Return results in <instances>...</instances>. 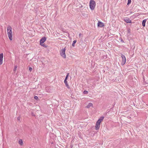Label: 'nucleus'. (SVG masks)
<instances>
[{
	"mask_svg": "<svg viewBox=\"0 0 148 148\" xmlns=\"http://www.w3.org/2000/svg\"><path fill=\"white\" fill-rule=\"evenodd\" d=\"M34 98L36 100H37V99H38V97L37 96H35L34 97Z\"/></svg>",
	"mask_w": 148,
	"mask_h": 148,
	"instance_id": "6ab92c4d",
	"label": "nucleus"
},
{
	"mask_svg": "<svg viewBox=\"0 0 148 148\" xmlns=\"http://www.w3.org/2000/svg\"><path fill=\"white\" fill-rule=\"evenodd\" d=\"M17 119L18 120V121H19L20 120V117H18L17 118Z\"/></svg>",
	"mask_w": 148,
	"mask_h": 148,
	"instance_id": "b1692460",
	"label": "nucleus"
},
{
	"mask_svg": "<svg viewBox=\"0 0 148 148\" xmlns=\"http://www.w3.org/2000/svg\"><path fill=\"white\" fill-rule=\"evenodd\" d=\"M92 105H93V104L91 103H89L88 105L86 106V107L87 108H89L90 106H92Z\"/></svg>",
	"mask_w": 148,
	"mask_h": 148,
	"instance_id": "9b49d317",
	"label": "nucleus"
},
{
	"mask_svg": "<svg viewBox=\"0 0 148 148\" xmlns=\"http://www.w3.org/2000/svg\"><path fill=\"white\" fill-rule=\"evenodd\" d=\"M88 93V92L86 90H85L83 92V93L84 94H87Z\"/></svg>",
	"mask_w": 148,
	"mask_h": 148,
	"instance_id": "dca6fc26",
	"label": "nucleus"
},
{
	"mask_svg": "<svg viewBox=\"0 0 148 148\" xmlns=\"http://www.w3.org/2000/svg\"><path fill=\"white\" fill-rule=\"evenodd\" d=\"M130 32V31H129V30H128V33H129Z\"/></svg>",
	"mask_w": 148,
	"mask_h": 148,
	"instance_id": "cd10ccee",
	"label": "nucleus"
},
{
	"mask_svg": "<svg viewBox=\"0 0 148 148\" xmlns=\"http://www.w3.org/2000/svg\"><path fill=\"white\" fill-rule=\"evenodd\" d=\"M69 74V73H68L67 74V75H66V76L65 77L64 80H67V79L68 77Z\"/></svg>",
	"mask_w": 148,
	"mask_h": 148,
	"instance_id": "2eb2a0df",
	"label": "nucleus"
},
{
	"mask_svg": "<svg viewBox=\"0 0 148 148\" xmlns=\"http://www.w3.org/2000/svg\"><path fill=\"white\" fill-rule=\"evenodd\" d=\"M64 82L65 84L66 85L67 84H68L67 83V80H64Z\"/></svg>",
	"mask_w": 148,
	"mask_h": 148,
	"instance_id": "a211bd4d",
	"label": "nucleus"
},
{
	"mask_svg": "<svg viewBox=\"0 0 148 148\" xmlns=\"http://www.w3.org/2000/svg\"><path fill=\"white\" fill-rule=\"evenodd\" d=\"M101 122L98 121L97 122L95 125V129L96 130H98L99 128Z\"/></svg>",
	"mask_w": 148,
	"mask_h": 148,
	"instance_id": "423d86ee",
	"label": "nucleus"
},
{
	"mask_svg": "<svg viewBox=\"0 0 148 148\" xmlns=\"http://www.w3.org/2000/svg\"><path fill=\"white\" fill-rule=\"evenodd\" d=\"M32 70V67H29V70L30 71H31Z\"/></svg>",
	"mask_w": 148,
	"mask_h": 148,
	"instance_id": "4be33fe9",
	"label": "nucleus"
},
{
	"mask_svg": "<svg viewBox=\"0 0 148 148\" xmlns=\"http://www.w3.org/2000/svg\"><path fill=\"white\" fill-rule=\"evenodd\" d=\"M103 119H104V117L101 116L98 120V121H99L101 122L103 120Z\"/></svg>",
	"mask_w": 148,
	"mask_h": 148,
	"instance_id": "f8f14e48",
	"label": "nucleus"
},
{
	"mask_svg": "<svg viewBox=\"0 0 148 148\" xmlns=\"http://www.w3.org/2000/svg\"><path fill=\"white\" fill-rule=\"evenodd\" d=\"M131 2V0H128V2L127 4L128 5H129V4H130Z\"/></svg>",
	"mask_w": 148,
	"mask_h": 148,
	"instance_id": "f3484780",
	"label": "nucleus"
},
{
	"mask_svg": "<svg viewBox=\"0 0 148 148\" xmlns=\"http://www.w3.org/2000/svg\"><path fill=\"white\" fill-rule=\"evenodd\" d=\"M19 144L21 145H22L23 144V141L22 139H20L19 140L18 142Z\"/></svg>",
	"mask_w": 148,
	"mask_h": 148,
	"instance_id": "ddd939ff",
	"label": "nucleus"
},
{
	"mask_svg": "<svg viewBox=\"0 0 148 148\" xmlns=\"http://www.w3.org/2000/svg\"><path fill=\"white\" fill-rule=\"evenodd\" d=\"M121 57L122 58V61L121 62V64L122 65H124L126 62V58L125 56L123 54H122Z\"/></svg>",
	"mask_w": 148,
	"mask_h": 148,
	"instance_id": "20e7f679",
	"label": "nucleus"
},
{
	"mask_svg": "<svg viewBox=\"0 0 148 148\" xmlns=\"http://www.w3.org/2000/svg\"><path fill=\"white\" fill-rule=\"evenodd\" d=\"M29 148H31V147H29Z\"/></svg>",
	"mask_w": 148,
	"mask_h": 148,
	"instance_id": "c85d7f7f",
	"label": "nucleus"
},
{
	"mask_svg": "<svg viewBox=\"0 0 148 148\" xmlns=\"http://www.w3.org/2000/svg\"><path fill=\"white\" fill-rule=\"evenodd\" d=\"M77 42V40H74L73 41V42L72 44V46L73 47H74L75 46V44L76 43V42Z\"/></svg>",
	"mask_w": 148,
	"mask_h": 148,
	"instance_id": "4468645a",
	"label": "nucleus"
},
{
	"mask_svg": "<svg viewBox=\"0 0 148 148\" xmlns=\"http://www.w3.org/2000/svg\"><path fill=\"white\" fill-rule=\"evenodd\" d=\"M98 26L102 27L104 26V24L103 23L99 21L97 24Z\"/></svg>",
	"mask_w": 148,
	"mask_h": 148,
	"instance_id": "6e6552de",
	"label": "nucleus"
},
{
	"mask_svg": "<svg viewBox=\"0 0 148 148\" xmlns=\"http://www.w3.org/2000/svg\"><path fill=\"white\" fill-rule=\"evenodd\" d=\"M46 38L45 37L42 38L40 40V44L41 45H43V43L46 41Z\"/></svg>",
	"mask_w": 148,
	"mask_h": 148,
	"instance_id": "39448f33",
	"label": "nucleus"
},
{
	"mask_svg": "<svg viewBox=\"0 0 148 148\" xmlns=\"http://www.w3.org/2000/svg\"><path fill=\"white\" fill-rule=\"evenodd\" d=\"M3 53L0 54V65H1L3 63Z\"/></svg>",
	"mask_w": 148,
	"mask_h": 148,
	"instance_id": "0eeeda50",
	"label": "nucleus"
},
{
	"mask_svg": "<svg viewBox=\"0 0 148 148\" xmlns=\"http://www.w3.org/2000/svg\"><path fill=\"white\" fill-rule=\"evenodd\" d=\"M89 4L90 9L92 10H94L96 5L94 1L93 0H90Z\"/></svg>",
	"mask_w": 148,
	"mask_h": 148,
	"instance_id": "f03ea898",
	"label": "nucleus"
},
{
	"mask_svg": "<svg viewBox=\"0 0 148 148\" xmlns=\"http://www.w3.org/2000/svg\"><path fill=\"white\" fill-rule=\"evenodd\" d=\"M66 86L68 88H70V87L68 84H67Z\"/></svg>",
	"mask_w": 148,
	"mask_h": 148,
	"instance_id": "aec40b11",
	"label": "nucleus"
},
{
	"mask_svg": "<svg viewBox=\"0 0 148 148\" xmlns=\"http://www.w3.org/2000/svg\"><path fill=\"white\" fill-rule=\"evenodd\" d=\"M66 86L68 88H70V87L68 84H67Z\"/></svg>",
	"mask_w": 148,
	"mask_h": 148,
	"instance_id": "412c9836",
	"label": "nucleus"
},
{
	"mask_svg": "<svg viewBox=\"0 0 148 148\" xmlns=\"http://www.w3.org/2000/svg\"><path fill=\"white\" fill-rule=\"evenodd\" d=\"M146 19H145L143 20L142 21V25L143 27H145V23L146 22Z\"/></svg>",
	"mask_w": 148,
	"mask_h": 148,
	"instance_id": "9d476101",
	"label": "nucleus"
},
{
	"mask_svg": "<svg viewBox=\"0 0 148 148\" xmlns=\"http://www.w3.org/2000/svg\"><path fill=\"white\" fill-rule=\"evenodd\" d=\"M125 22L127 23H132V21L129 18H126L124 19Z\"/></svg>",
	"mask_w": 148,
	"mask_h": 148,
	"instance_id": "1a4fd4ad",
	"label": "nucleus"
},
{
	"mask_svg": "<svg viewBox=\"0 0 148 148\" xmlns=\"http://www.w3.org/2000/svg\"><path fill=\"white\" fill-rule=\"evenodd\" d=\"M43 45H41L42 46H43L44 47H46V46H45V45L43 43Z\"/></svg>",
	"mask_w": 148,
	"mask_h": 148,
	"instance_id": "bb28decb",
	"label": "nucleus"
},
{
	"mask_svg": "<svg viewBox=\"0 0 148 148\" xmlns=\"http://www.w3.org/2000/svg\"><path fill=\"white\" fill-rule=\"evenodd\" d=\"M81 35L82 34H81V33H79V37H80L81 36Z\"/></svg>",
	"mask_w": 148,
	"mask_h": 148,
	"instance_id": "393cba45",
	"label": "nucleus"
},
{
	"mask_svg": "<svg viewBox=\"0 0 148 148\" xmlns=\"http://www.w3.org/2000/svg\"><path fill=\"white\" fill-rule=\"evenodd\" d=\"M7 31L8 37L10 40H12V32L11 27L8 25L7 28Z\"/></svg>",
	"mask_w": 148,
	"mask_h": 148,
	"instance_id": "f257e3e1",
	"label": "nucleus"
},
{
	"mask_svg": "<svg viewBox=\"0 0 148 148\" xmlns=\"http://www.w3.org/2000/svg\"><path fill=\"white\" fill-rule=\"evenodd\" d=\"M121 42H124L123 41V39H121Z\"/></svg>",
	"mask_w": 148,
	"mask_h": 148,
	"instance_id": "a878e982",
	"label": "nucleus"
},
{
	"mask_svg": "<svg viewBox=\"0 0 148 148\" xmlns=\"http://www.w3.org/2000/svg\"><path fill=\"white\" fill-rule=\"evenodd\" d=\"M65 48H64L60 51V55L64 58H65L66 57L65 53Z\"/></svg>",
	"mask_w": 148,
	"mask_h": 148,
	"instance_id": "7ed1b4c3",
	"label": "nucleus"
},
{
	"mask_svg": "<svg viewBox=\"0 0 148 148\" xmlns=\"http://www.w3.org/2000/svg\"><path fill=\"white\" fill-rule=\"evenodd\" d=\"M17 68V66H16L14 68V71H15V70H16V69Z\"/></svg>",
	"mask_w": 148,
	"mask_h": 148,
	"instance_id": "5701e85b",
	"label": "nucleus"
}]
</instances>
